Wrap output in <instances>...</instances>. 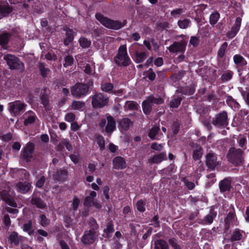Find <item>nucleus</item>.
Wrapping results in <instances>:
<instances>
[{"mask_svg":"<svg viewBox=\"0 0 249 249\" xmlns=\"http://www.w3.org/2000/svg\"><path fill=\"white\" fill-rule=\"evenodd\" d=\"M129 51L134 61L138 63L143 62L148 55V53L143 51L142 45L137 43L132 44Z\"/></svg>","mask_w":249,"mask_h":249,"instance_id":"1","label":"nucleus"},{"mask_svg":"<svg viewBox=\"0 0 249 249\" xmlns=\"http://www.w3.org/2000/svg\"><path fill=\"white\" fill-rule=\"evenodd\" d=\"M114 61L119 66H126L130 64L131 61L127 55L125 45L120 47L118 53L114 57Z\"/></svg>","mask_w":249,"mask_h":249,"instance_id":"2","label":"nucleus"},{"mask_svg":"<svg viewBox=\"0 0 249 249\" xmlns=\"http://www.w3.org/2000/svg\"><path fill=\"white\" fill-rule=\"evenodd\" d=\"M77 61L78 66L87 74L92 75L95 73L94 63L92 62H89V64H84L86 61L84 58V54H78L75 56Z\"/></svg>","mask_w":249,"mask_h":249,"instance_id":"3","label":"nucleus"},{"mask_svg":"<svg viewBox=\"0 0 249 249\" xmlns=\"http://www.w3.org/2000/svg\"><path fill=\"white\" fill-rule=\"evenodd\" d=\"M96 18L102 25L108 28L117 30L123 26L122 23L118 21L112 20L99 13L96 15Z\"/></svg>","mask_w":249,"mask_h":249,"instance_id":"4","label":"nucleus"},{"mask_svg":"<svg viewBox=\"0 0 249 249\" xmlns=\"http://www.w3.org/2000/svg\"><path fill=\"white\" fill-rule=\"evenodd\" d=\"M4 59L6 61L7 64L10 69L23 71L24 69V65L19 59L10 54H8L4 56Z\"/></svg>","mask_w":249,"mask_h":249,"instance_id":"5","label":"nucleus"},{"mask_svg":"<svg viewBox=\"0 0 249 249\" xmlns=\"http://www.w3.org/2000/svg\"><path fill=\"white\" fill-rule=\"evenodd\" d=\"M163 102L161 98H155L152 96H149L146 100L142 102V106L144 113L148 114L151 110L153 104H161Z\"/></svg>","mask_w":249,"mask_h":249,"instance_id":"6","label":"nucleus"},{"mask_svg":"<svg viewBox=\"0 0 249 249\" xmlns=\"http://www.w3.org/2000/svg\"><path fill=\"white\" fill-rule=\"evenodd\" d=\"M228 158L231 162L238 165L241 163L242 161V151L240 149H236L234 148H231L228 153Z\"/></svg>","mask_w":249,"mask_h":249,"instance_id":"7","label":"nucleus"},{"mask_svg":"<svg viewBox=\"0 0 249 249\" xmlns=\"http://www.w3.org/2000/svg\"><path fill=\"white\" fill-rule=\"evenodd\" d=\"M108 102V98L102 93H98L92 97V105L97 108L103 107L106 106Z\"/></svg>","mask_w":249,"mask_h":249,"instance_id":"8","label":"nucleus"},{"mask_svg":"<svg viewBox=\"0 0 249 249\" xmlns=\"http://www.w3.org/2000/svg\"><path fill=\"white\" fill-rule=\"evenodd\" d=\"M26 105L23 103L15 102L9 104V110L14 115H18L24 110Z\"/></svg>","mask_w":249,"mask_h":249,"instance_id":"9","label":"nucleus"},{"mask_svg":"<svg viewBox=\"0 0 249 249\" xmlns=\"http://www.w3.org/2000/svg\"><path fill=\"white\" fill-rule=\"evenodd\" d=\"M89 90V87L83 84H77L71 89V94L75 97L85 95Z\"/></svg>","mask_w":249,"mask_h":249,"instance_id":"10","label":"nucleus"},{"mask_svg":"<svg viewBox=\"0 0 249 249\" xmlns=\"http://www.w3.org/2000/svg\"><path fill=\"white\" fill-rule=\"evenodd\" d=\"M12 194L13 192L10 190H9V192L4 190L0 192V196L1 198L9 206L13 207H17V205L14 200Z\"/></svg>","mask_w":249,"mask_h":249,"instance_id":"11","label":"nucleus"},{"mask_svg":"<svg viewBox=\"0 0 249 249\" xmlns=\"http://www.w3.org/2000/svg\"><path fill=\"white\" fill-rule=\"evenodd\" d=\"M185 49V44L180 42H175L168 48V50L170 52L179 53H183Z\"/></svg>","mask_w":249,"mask_h":249,"instance_id":"12","label":"nucleus"},{"mask_svg":"<svg viewBox=\"0 0 249 249\" xmlns=\"http://www.w3.org/2000/svg\"><path fill=\"white\" fill-rule=\"evenodd\" d=\"M215 124L219 126H225L227 125V114L225 112H223L216 116Z\"/></svg>","mask_w":249,"mask_h":249,"instance_id":"13","label":"nucleus"},{"mask_svg":"<svg viewBox=\"0 0 249 249\" xmlns=\"http://www.w3.org/2000/svg\"><path fill=\"white\" fill-rule=\"evenodd\" d=\"M241 23V18H237L234 26L232 27L231 31L227 33V36L229 38L233 37L239 30Z\"/></svg>","mask_w":249,"mask_h":249,"instance_id":"14","label":"nucleus"},{"mask_svg":"<svg viewBox=\"0 0 249 249\" xmlns=\"http://www.w3.org/2000/svg\"><path fill=\"white\" fill-rule=\"evenodd\" d=\"M95 239V236L92 231H87L85 232L82 240L84 244H92Z\"/></svg>","mask_w":249,"mask_h":249,"instance_id":"15","label":"nucleus"},{"mask_svg":"<svg viewBox=\"0 0 249 249\" xmlns=\"http://www.w3.org/2000/svg\"><path fill=\"white\" fill-rule=\"evenodd\" d=\"M34 149V145L32 143H28L25 147L23 151V157L29 161L32 157V153Z\"/></svg>","mask_w":249,"mask_h":249,"instance_id":"16","label":"nucleus"},{"mask_svg":"<svg viewBox=\"0 0 249 249\" xmlns=\"http://www.w3.org/2000/svg\"><path fill=\"white\" fill-rule=\"evenodd\" d=\"M113 167L116 169H122L126 167L124 159L121 157H117L113 160Z\"/></svg>","mask_w":249,"mask_h":249,"instance_id":"17","label":"nucleus"},{"mask_svg":"<svg viewBox=\"0 0 249 249\" xmlns=\"http://www.w3.org/2000/svg\"><path fill=\"white\" fill-rule=\"evenodd\" d=\"M206 164L212 169H213L217 164L216 157L213 153H209L207 155Z\"/></svg>","mask_w":249,"mask_h":249,"instance_id":"18","label":"nucleus"},{"mask_svg":"<svg viewBox=\"0 0 249 249\" xmlns=\"http://www.w3.org/2000/svg\"><path fill=\"white\" fill-rule=\"evenodd\" d=\"M24 124L28 125L34 122L36 119V114L32 111H28L24 114Z\"/></svg>","mask_w":249,"mask_h":249,"instance_id":"19","label":"nucleus"},{"mask_svg":"<svg viewBox=\"0 0 249 249\" xmlns=\"http://www.w3.org/2000/svg\"><path fill=\"white\" fill-rule=\"evenodd\" d=\"M107 123L106 127V131L107 133L110 134L112 131L115 129V122L111 116L107 117Z\"/></svg>","mask_w":249,"mask_h":249,"instance_id":"20","label":"nucleus"},{"mask_svg":"<svg viewBox=\"0 0 249 249\" xmlns=\"http://www.w3.org/2000/svg\"><path fill=\"white\" fill-rule=\"evenodd\" d=\"M10 37V35L6 33H3L0 35V45L3 49H6L7 48V44Z\"/></svg>","mask_w":249,"mask_h":249,"instance_id":"21","label":"nucleus"},{"mask_svg":"<svg viewBox=\"0 0 249 249\" xmlns=\"http://www.w3.org/2000/svg\"><path fill=\"white\" fill-rule=\"evenodd\" d=\"M96 196V193L94 191H91L90 193L89 196L85 198L84 204L87 207L92 206L94 202V199Z\"/></svg>","mask_w":249,"mask_h":249,"instance_id":"22","label":"nucleus"},{"mask_svg":"<svg viewBox=\"0 0 249 249\" xmlns=\"http://www.w3.org/2000/svg\"><path fill=\"white\" fill-rule=\"evenodd\" d=\"M30 187L31 185L28 182H20L17 184V189L19 192L22 193H25L30 190Z\"/></svg>","mask_w":249,"mask_h":249,"instance_id":"23","label":"nucleus"},{"mask_svg":"<svg viewBox=\"0 0 249 249\" xmlns=\"http://www.w3.org/2000/svg\"><path fill=\"white\" fill-rule=\"evenodd\" d=\"M231 181L228 178H225L219 183V187L221 191L225 192L230 190L231 188Z\"/></svg>","mask_w":249,"mask_h":249,"instance_id":"24","label":"nucleus"},{"mask_svg":"<svg viewBox=\"0 0 249 249\" xmlns=\"http://www.w3.org/2000/svg\"><path fill=\"white\" fill-rule=\"evenodd\" d=\"M131 124V123L129 119L128 118H124L120 121L119 123V129L122 131L127 130L129 128Z\"/></svg>","mask_w":249,"mask_h":249,"instance_id":"25","label":"nucleus"},{"mask_svg":"<svg viewBox=\"0 0 249 249\" xmlns=\"http://www.w3.org/2000/svg\"><path fill=\"white\" fill-rule=\"evenodd\" d=\"M155 249H169V248L164 240L160 239L155 241Z\"/></svg>","mask_w":249,"mask_h":249,"instance_id":"26","label":"nucleus"},{"mask_svg":"<svg viewBox=\"0 0 249 249\" xmlns=\"http://www.w3.org/2000/svg\"><path fill=\"white\" fill-rule=\"evenodd\" d=\"M65 30L66 31V37L64 40V43L65 45H68L73 39V32L70 29H66Z\"/></svg>","mask_w":249,"mask_h":249,"instance_id":"27","label":"nucleus"},{"mask_svg":"<svg viewBox=\"0 0 249 249\" xmlns=\"http://www.w3.org/2000/svg\"><path fill=\"white\" fill-rule=\"evenodd\" d=\"M12 10V8L10 7L7 4H0V14L3 16H6L10 13Z\"/></svg>","mask_w":249,"mask_h":249,"instance_id":"28","label":"nucleus"},{"mask_svg":"<svg viewBox=\"0 0 249 249\" xmlns=\"http://www.w3.org/2000/svg\"><path fill=\"white\" fill-rule=\"evenodd\" d=\"M245 233L239 230H235L232 233L231 237V241H238L243 238Z\"/></svg>","mask_w":249,"mask_h":249,"instance_id":"29","label":"nucleus"},{"mask_svg":"<svg viewBox=\"0 0 249 249\" xmlns=\"http://www.w3.org/2000/svg\"><path fill=\"white\" fill-rule=\"evenodd\" d=\"M166 155L164 153H160L158 155H155L151 160V162L153 163H159L162 160H165Z\"/></svg>","mask_w":249,"mask_h":249,"instance_id":"30","label":"nucleus"},{"mask_svg":"<svg viewBox=\"0 0 249 249\" xmlns=\"http://www.w3.org/2000/svg\"><path fill=\"white\" fill-rule=\"evenodd\" d=\"M9 240L12 245H17L19 243V237H18V233L14 231L10 234Z\"/></svg>","mask_w":249,"mask_h":249,"instance_id":"31","label":"nucleus"},{"mask_svg":"<svg viewBox=\"0 0 249 249\" xmlns=\"http://www.w3.org/2000/svg\"><path fill=\"white\" fill-rule=\"evenodd\" d=\"M31 203L36 205L37 208H44L46 207V204L39 198L34 197L31 200Z\"/></svg>","mask_w":249,"mask_h":249,"instance_id":"32","label":"nucleus"},{"mask_svg":"<svg viewBox=\"0 0 249 249\" xmlns=\"http://www.w3.org/2000/svg\"><path fill=\"white\" fill-rule=\"evenodd\" d=\"M85 107V103L81 101H74L71 104V108L74 110L81 111Z\"/></svg>","mask_w":249,"mask_h":249,"instance_id":"33","label":"nucleus"},{"mask_svg":"<svg viewBox=\"0 0 249 249\" xmlns=\"http://www.w3.org/2000/svg\"><path fill=\"white\" fill-rule=\"evenodd\" d=\"M234 63L238 65H244L247 64L246 61L241 55L236 54L233 57Z\"/></svg>","mask_w":249,"mask_h":249,"instance_id":"34","label":"nucleus"},{"mask_svg":"<svg viewBox=\"0 0 249 249\" xmlns=\"http://www.w3.org/2000/svg\"><path fill=\"white\" fill-rule=\"evenodd\" d=\"M216 213L213 210H211L210 213L205 217V223L208 224H211L213 221V218L216 216Z\"/></svg>","mask_w":249,"mask_h":249,"instance_id":"35","label":"nucleus"},{"mask_svg":"<svg viewBox=\"0 0 249 249\" xmlns=\"http://www.w3.org/2000/svg\"><path fill=\"white\" fill-rule=\"evenodd\" d=\"M124 108L125 109L135 110L138 109L137 104L134 101H127L125 103Z\"/></svg>","mask_w":249,"mask_h":249,"instance_id":"36","label":"nucleus"},{"mask_svg":"<svg viewBox=\"0 0 249 249\" xmlns=\"http://www.w3.org/2000/svg\"><path fill=\"white\" fill-rule=\"evenodd\" d=\"M59 146L60 148L65 146L67 149L69 151H71L72 149V146L68 139L61 140L59 143Z\"/></svg>","mask_w":249,"mask_h":249,"instance_id":"37","label":"nucleus"},{"mask_svg":"<svg viewBox=\"0 0 249 249\" xmlns=\"http://www.w3.org/2000/svg\"><path fill=\"white\" fill-rule=\"evenodd\" d=\"M178 25L179 28L181 29H185L190 26L191 22L190 21L187 19L180 20L178 22Z\"/></svg>","mask_w":249,"mask_h":249,"instance_id":"38","label":"nucleus"},{"mask_svg":"<svg viewBox=\"0 0 249 249\" xmlns=\"http://www.w3.org/2000/svg\"><path fill=\"white\" fill-rule=\"evenodd\" d=\"M113 88V85L110 83H105L101 85V89L104 92H109Z\"/></svg>","mask_w":249,"mask_h":249,"instance_id":"39","label":"nucleus"},{"mask_svg":"<svg viewBox=\"0 0 249 249\" xmlns=\"http://www.w3.org/2000/svg\"><path fill=\"white\" fill-rule=\"evenodd\" d=\"M80 46L83 48L89 47L90 45V41L85 37H81L79 40Z\"/></svg>","mask_w":249,"mask_h":249,"instance_id":"40","label":"nucleus"},{"mask_svg":"<svg viewBox=\"0 0 249 249\" xmlns=\"http://www.w3.org/2000/svg\"><path fill=\"white\" fill-rule=\"evenodd\" d=\"M202 155V148L201 147L198 146L194 151L193 158L195 160H198L201 157Z\"/></svg>","mask_w":249,"mask_h":249,"instance_id":"41","label":"nucleus"},{"mask_svg":"<svg viewBox=\"0 0 249 249\" xmlns=\"http://www.w3.org/2000/svg\"><path fill=\"white\" fill-rule=\"evenodd\" d=\"M181 98L180 97L174 98L170 102V106L171 107L176 108L178 107L180 104Z\"/></svg>","mask_w":249,"mask_h":249,"instance_id":"42","label":"nucleus"},{"mask_svg":"<svg viewBox=\"0 0 249 249\" xmlns=\"http://www.w3.org/2000/svg\"><path fill=\"white\" fill-rule=\"evenodd\" d=\"M219 18V14L218 13H214L211 15L210 17V22L211 24H215Z\"/></svg>","mask_w":249,"mask_h":249,"instance_id":"43","label":"nucleus"},{"mask_svg":"<svg viewBox=\"0 0 249 249\" xmlns=\"http://www.w3.org/2000/svg\"><path fill=\"white\" fill-rule=\"evenodd\" d=\"M228 43L224 42L220 47L218 51V56L222 57L224 55L225 50L227 47Z\"/></svg>","mask_w":249,"mask_h":249,"instance_id":"44","label":"nucleus"},{"mask_svg":"<svg viewBox=\"0 0 249 249\" xmlns=\"http://www.w3.org/2000/svg\"><path fill=\"white\" fill-rule=\"evenodd\" d=\"M159 130V128L158 126L153 127L150 131L148 136L151 139L156 138L157 133Z\"/></svg>","mask_w":249,"mask_h":249,"instance_id":"45","label":"nucleus"},{"mask_svg":"<svg viewBox=\"0 0 249 249\" xmlns=\"http://www.w3.org/2000/svg\"><path fill=\"white\" fill-rule=\"evenodd\" d=\"M67 175V172L65 170H61L58 172L56 179L58 180H62L65 179Z\"/></svg>","mask_w":249,"mask_h":249,"instance_id":"46","label":"nucleus"},{"mask_svg":"<svg viewBox=\"0 0 249 249\" xmlns=\"http://www.w3.org/2000/svg\"><path fill=\"white\" fill-rule=\"evenodd\" d=\"M39 68L42 76H46L50 71L49 70L48 68H45L42 63L39 64Z\"/></svg>","mask_w":249,"mask_h":249,"instance_id":"47","label":"nucleus"},{"mask_svg":"<svg viewBox=\"0 0 249 249\" xmlns=\"http://www.w3.org/2000/svg\"><path fill=\"white\" fill-rule=\"evenodd\" d=\"M31 228L32 222L29 221L27 223L24 224L23 229L24 231L27 232L30 235L32 233Z\"/></svg>","mask_w":249,"mask_h":249,"instance_id":"48","label":"nucleus"},{"mask_svg":"<svg viewBox=\"0 0 249 249\" xmlns=\"http://www.w3.org/2000/svg\"><path fill=\"white\" fill-rule=\"evenodd\" d=\"M232 72L231 71H227L222 75L223 81H227L230 80L232 76Z\"/></svg>","mask_w":249,"mask_h":249,"instance_id":"49","label":"nucleus"},{"mask_svg":"<svg viewBox=\"0 0 249 249\" xmlns=\"http://www.w3.org/2000/svg\"><path fill=\"white\" fill-rule=\"evenodd\" d=\"M73 62V59L72 56L68 55L65 59L64 66L65 67L71 65Z\"/></svg>","mask_w":249,"mask_h":249,"instance_id":"50","label":"nucleus"},{"mask_svg":"<svg viewBox=\"0 0 249 249\" xmlns=\"http://www.w3.org/2000/svg\"><path fill=\"white\" fill-rule=\"evenodd\" d=\"M96 142L101 149L105 147V141L103 137L101 136H98L96 137Z\"/></svg>","mask_w":249,"mask_h":249,"instance_id":"51","label":"nucleus"},{"mask_svg":"<svg viewBox=\"0 0 249 249\" xmlns=\"http://www.w3.org/2000/svg\"><path fill=\"white\" fill-rule=\"evenodd\" d=\"M169 243L172 247L173 249H181L179 245H178L177 240L174 238H171L169 240Z\"/></svg>","mask_w":249,"mask_h":249,"instance_id":"52","label":"nucleus"},{"mask_svg":"<svg viewBox=\"0 0 249 249\" xmlns=\"http://www.w3.org/2000/svg\"><path fill=\"white\" fill-rule=\"evenodd\" d=\"M40 224L43 227L47 226L49 224V220L44 215H41L40 217Z\"/></svg>","mask_w":249,"mask_h":249,"instance_id":"53","label":"nucleus"},{"mask_svg":"<svg viewBox=\"0 0 249 249\" xmlns=\"http://www.w3.org/2000/svg\"><path fill=\"white\" fill-rule=\"evenodd\" d=\"M75 118V115L72 113H67L65 117V120L68 122H71L74 120Z\"/></svg>","mask_w":249,"mask_h":249,"instance_id":"54","label":"nucleus"},{"mask_svg":"<svg viewBox=\"0 0 249 249\" xmlns=\"http://www.w3.org/2000/svg\"><path fill=\"white\" fill-rule=\"evenodd\" d=\"M41 101L46 110H49V108L48 107L49 101L48 97L46 95H43L41 97Z\"/></svg>","mask_w":249,"mask_h":249,"instance_id":"55","label":"nucleus"},{"mask_svg":"<svg viewBox=\"0 0 249 249\" xmlns=\"http://www.w3.org/2000/svg\"><path fill=\"white\" fill-rule=\"evenodd\" d=\"M137 209L140 212H143L145 210L144 203L142 200H139L137 203Z\"/></svg>","mask_w":249,"mask_h":249,"instance_id":"56","label":"nucleus"},{"mask_svg":"<svg viewBox=\"0 0 249 249\" xmlns=\"http://www.w3.org/2000/svg\"><path fill=\"white\" fill-rule=\"evenodd\" d=\"M114 231L113 229V225L112 222L110 221L109 222L107 225V227L106 229H105V232H107V234L108 233H112Z\"/></svg>","mask_w":249,"mask_h":249,"instance_id":"57","label":"nucleus"},{"mask_svg":"<svg viewBox=\"0 0 249 249\" xmlns=\"http://www.w3.org/2000/svg\"><path fill=\"white\" fill-rule=\"evenodd\" d=\"M80 203V200L76 197H74L72 201V207L74 210H76L79 204Z\"/></svg>","mask_w":249,"mask_h":249,"instance_id":"58","label":"nucleus"},{"mask_svg":"<svg viewBox=\"0 0 249 249\" xmlns=\"http://www.w3.org/2000/svg\"><path fill=\"white\" fill-rule=\"evenodd\" d=\"M185 185L190 190H192L194 188L195 185V184L191 181H189L186 179L184 180Z\"/></svg>","mask_w":249,"mask_h":249,"instance_id":"59","label":"nucleus"},{"mask_svg":"<svg viewBox=\"0 0 249 249\" xmlns=\"http://www.w3.org/2000/svg\"><path fill=\"white\" fill-rule=\"evenodd\" d=\"M163 147V146L161 144H158L157 143H153L151 145V148L153 149L156 150H160L162 149Z\"/></svg>","mask_w":249,"mask_h":249,"instance_id":"60","label":"nucleus"},{"mask_svg":"<svg viewBox=\"0 0 249 249\" xmlns=\"http://www.w3.org/2000/svg\"><path fill=\"white\" fill-rule=\"evenodd\" d=\"M163 63V59L161 57L157 58L154 60V64L158 67L162 66Z\"/></svg>","mask_w":249,"mask_h":249,"instance_id":"61","label":"nucleus"},{"mask_svg":"<svg viewBox=\"0 0 249 249\" xmlns=\"http://www.w3.org/2000/svg\"><path fill=\"white\" fill-rule=\"evenodd\" d=\"M45 178L42 177L36 183V186L38 187H41L44 184Z\"/></svg>","mask_w":249,"mask_h":249,"instance_id":"62","label":"nucleus"},{"mask_svg":"<svg viewBox=\"0 0 249 249\" xmlns=\"http://www.w3.org/2000/svg\"><path fill=\"white\" fill-rule=\"evenodd\" d=\"M190 42L193 46H196L198 44V39L196 37L193 36L191 38Z\"/></svg>","mask_w":249,"mask_h":249,"instance_id":"63","label":"nucleus"},{"mask_svg":"<svg viewBox=\"0 0 249 249\" xmlns=\"http://www.w3.org/2000/svg\"><path fill=\"white\" fill-rule=\"evenodd\" d=\"M71 160L75 163H76L79 161V156L75 154H71L70 155Z\"/></svg>","mask_w":249,"mask_h":249,"instance_id":"64","label":"nucleus"}]
</instances>
